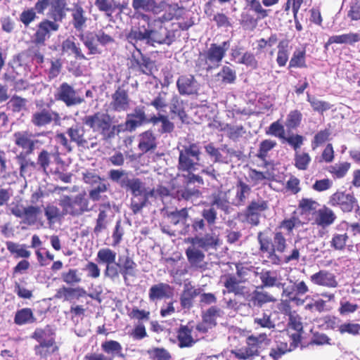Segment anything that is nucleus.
I'll return each instance as SVG.
<instances>
[{
	"instance_id": "1",
	"label": "nucleus",
	"mask_w": 360,
	"mask_h": 360,
	"mask_svg": "<svg viewBox=\"0 0 360 360\" xmlns=\"http://www.w3.org/2000/svg\"><path fill=\"white\" fill-rule=\"evenodd\" d=\"M257 240L259 250L266 254L267 258L273 264L279 265L283 263L282 257L278 254L284 253L288 245L282 232H274L272 238L263 232H259Z\"/></svg>"
},
{
	"instance_id": "2",
	"label": "nucleus",
	"mask_w": 360,
	"mask_h": 360,
	"mask_svg": "<svg viewBox=\"0 0 360 360\" xmlns=\"http://www.w3.org/2000/svg\"><path fill=\"white\" fill-rule=\"evenodd\" d=\"M82 122L94 132L100 134L104 140L112 139L120 132V126L112 124V117L106 112H97L86 115Z\"/></svg>"
},
{
	"instance_id": "3",
	"label": "nucleus",
	"mask_w": 360,
	"mask_h": 360,
	"mask_svg": "<svg viewBox=\"0 0 360 360\" xmlns=\"http://www.w3.org/2000/svg\"><path fill=\"white\" fill-rule=\"evenodd\" d=\"M179 151L177 168L181 172H194L200 165L201 148L197 143L183 145Z\"/></svg>"
},
{
	"instance_id": "4",
	"label": "nucleus",
	"mask_w": 360,
	"mask_h": 360,
	"mask_svg": "<svg viewBox=\"0 0 360 360\" xmlns=\"http://www.w3.org/2000/svg\"><path fill=\"white\" fill-rule=\"evenodd\" d=\"M229 46V41H224L220 45L212 44L205 52L200 54L197 65L207 70L218 67Z\"/></svg>"
},
{
	"instance_id": "5",
	"label": "nucleus",
	"mask_w": 360,
	"mask_h": 360,
	"mask_svg": "<svg viewBox=\"0 0 360 360\" xmlns=\"http://www.w3.org/2000/svg\"><path fill=\"white\" fill-rule=\"evenodd\" d=\"M58 205L63 210L64 214H69L72 217H79L84 213L92 210V207H89V200L84 193H79L73 198L63 195L59 200Z\"/></svg>"
},
{
	"instance_id": "6",
	"label": "nucleus",
	"mask_w": 360,
	"mask_h": 360,
	"mask_svg": "<svg viewBox=\"0 0 360 360\" xmlns=\"http://www.w3.org/2000/svg\"><path fill=\"white\" fill-rule=\"evenodd\" d=\"M268 340L266 333H261L257 336L250 335L246 339V345L231 350V353L238 359L246 360L259 354V348L261 345Z\"/></svg>"
},
{
	"instance_id": "7",
	"label": "nucleus",
	"mask_w": 360,
	"mask_h": 360,
	"mask_svg": "<svg viewBox=\"0 0 360 360\" xmlns=\"http://www.w3.org/2000/svg\"><path fill=\"white\" fill-rule=\"evenodd\" d=\"M13 141L20 148L25 155H30L42 142L36 139V135L29 131H16L13 135Z\"/></svg>"
},
{
	"instance_id": "8",
	"label": "nucleus",
	"mask_w": 360,
	"mask_h": 360,
	"mask_svg": "<svg viewBox=\"0 0 360 360\" xmlns=\"http://www.w3.org/2000/svg\"><path fill=\"white\" fill-rule=\"evenodd\" d=\"M33 338L39 342L34 348L35 354L41 358H46L48 355L57 350L55 346V340L52 337H46L44 330L37 329L33 335Z\"/></svg>"
},
{
	"instance_id": "9",
	"label": "nucleus",
	"mask_w": 360,
	"mask_h": 360,
	"mask_svg": "<svg viewBox=\"0 0 360 360\" xmlns=\"http://www.w3.org/2000/svg\"><path fill=\"white\" fill-rule=\"evenodd\" d=\"M328 204L333 207H339L345 212H352L358 206L357 200L352 194L337 191L330 195Z\"/></svg>"
},
{
	"instance_id": "10",
	"label": "nucleus",
	"mask_w": 360,
	"mask_h": 360,
	"mask_svg": "<svg viewBox=\"0 0 360 360\" xmlns=\"http://www.w3.org/2000/svg\"><path fill=\"white\" fill-rule=\"evenodd\" d=\"M55 98L58 101H62L68 106L78 105L84 101L74 88L67 83H63L58 88Z\"/></svg>"
},
{
	"instance_id": "11",
	"label": "nucleus",
	"mask_w": 360,
	"mask_h": 360,
	"mask_svg": "<svg viewBox=\"0 0 360 360\" xmlns=\"http://www.w3.org/2000/svg\"><path fill=\"white\" fill-rule=\"evenodd\" d=\"M58 114L49 108H41L32 113L31 122L38 127H44L53 122L58 124Z\"/></svg>"
},
{
	"instance_id": "12",
	"label": "nucleus",
	"mask_w": 360,
	"mask_h": 360,
	"mask_svg": "<svg viewBox=\"0 0 360 360\" xmlns=\"http://www.w3.org/2000/svg\"><path fill=\"white\" fill-rule=\"evenodd\" d=\"M205 151L211 156L214 158V162L229 163L233 157H238L239 155L236 150L233 148L223 146L220 148H216L212 143L205 147Z\"/></svg>"
},
{
	"instance_id": "13",
	"label": "nucleus",
	"mask_w": 360,
	"mask_h": 360,
	"mask_svg": "<svg viewBox=\"0 0 360 360\" xmlns=\"http://www.w3.org/2000/svg\"><path fill=\"white\" fill-rule=\"evenodd\" d=\"M187 241L191 244L196 245L205 251L217 250L221 244L219 236L215 233H206L203 236L189 238Z\"/></svg>"
},
{
	"instance_id": "14",
	"label": "nucleus",
	"mask_w": 360,
	"mask_h": 360,
	"mask_svg": "<svg viewBox=\"0 0 360 360\" xmlns=\"http://www.w3.org/2000/svg\"><path fill=\"white\" fill-rule=\"evenodd\" d=\"M309 280L314 285L319 286L328 288H335L338 286L336 276L333 273L325 269L320 270L311 275Z\"/></svg>"
},
{
	"instance_id": "15",
	"label": "nucleus",
	"mask_w": 360,
	"mask_h": 360,
	"mask_svg": "<svg viewBox=\"0 0 360 360\" xmlns=\"http://www.w3.org/2000/svg\"><path fill=\"white\" fill-rule=\"evenodd\" d=\"M186 255L192 268L200 270L206 269L207 262L205 261V253L196 245L191 244L186 250Z\"/></svg>"
},
{
	"instance_id": "16",
	"label": "nucleus",
	"mask_w": 360,
	"mask_h": 360,
	"mask_svg": "<svg viewBox=\"0 0 360 360\" xmlns=\"http://www.w3.org/2000/svg\"><path fill=\"white\" fill-rule=\"evenodd\" d=\"M60 25L56 21L45 19L38 25L37 30L34 34V40L39 44H43L45 40L50 37L52 32H57Z\"/></svg>"
},
{
	"instance_id": "17",
	"label": "nucleus",
	"mask_w": 360,
	"mask_h": 360,
	"mask_svg": "<svg viewBox=\"0 0 360 360\" xmlns=\"http://www.w3.org/2000/svg\"><path fill=\"white\" fill-rule=\"evenodd\" d=\"M178 91L181 95H192L197 94L199 84L192 75L180 76L176 81Z\"/></svg>"
},
{
	"instance_id": "18",
	"label": "nucleus",
	"mask_w": 360,
	"mask_h": 360,
	"mask_svg": "<svg viewBox=\"0 0 360 360\" xmlns=\"http://www.w3.org/2000/svg\"><path fill=\"white\" fill-rule=\"evenodd\" d=\"M335 219V212L330 208L323 206L315 212L313 224L325 229L332 225Z\"/></svg>"
},
{
	"instance_id": "19",
	"label": "nucleus",
	"mask_w": 360,
	"mask_h": 360,
	"mask_svg": "<svg viewBox=\"0 0 360 360\" xmlns=\"http://www.w3.org/2000/svg\"><path fill=\"white\" fill-rule=\"evenodd\" d=\"M177 340L179 347H191L199 340V338L195 335L193 327L182 326L178 330Z\"/></svg>"
},
{
	"instance_id": "20",
	"label": "nucleus",
	"mask_w": 360,
	"mask_h": 360,
	"mask_svg": "<svg viewBox=\"0 0 360 360\" xmlns=\"http://www.w3.org/2000/svg\"><path fill=\"white\" fill-rule=\"evenodd\" d=\"M224 286L226 288V290H223L224 294L226 292L234 293L236 295H245L248 293V288L243 285V282L233 275L224 277Z\"/></svg>"
},
{
	"instance_id": "21",
	"label": "nucleus",
	"mask_w": 360,
	"mask_h": 360,
	"mask_svg": "<svg viewBox=\"0 0 360 360\" xmlns=\"http://www.w3.org/2000/svg\"><path fill=\"white\" fill-rule=\"evenodd\" d=\"M129 101L127 91L118 88L112 96L110 105L115 111H126L129 107Z\"/></svg>"
},
{
	"instance_id": "22",
	"label": "nucleus",
	"mask_w": 360,
	"mask_h": 360,
	"mask_svg": "<svg viewBox=\"0 0 360 360\" xmlns=\"http://www.w3.org/2000/svg\"><path fill=\"white\" fill-rule=\"evenodd\" d=\"M200 288H195L190 282L185 283L180 296L181 307L184 309H190L193 306L194 298L200 294Z\"/></svg>"
},
{
	"instance_id": "23",
	"label": "nucleus",
	"mask_w": 360,
	"mask_h": 360,
	"mask_svg": "<svg viewBox=\"0 0 360 360\" xmlns=\"http://www.w3.org/2000/svg\"><path fill=\"white\" fill-rule=\"evenodd\" d=\"M247 301L250 307H261L266 303L276 302V299L267 292L255 290L248 296Z\"/></svg>"
},
{
	"instance_id": "24",
	"label": "nucleus",
	"mask_w": 360,
	"mask_h": 360,
	"mask_svg": "<svg viewBox=\"0 0 360 360\" xmlns=\"http://www.w3.org/2000/svg\"><path fill=\"white\" fill-rule=\"evenodd\" d=\"M123 184H124V188L129 190L133 196L145 195H150V196H153L155 193L154 190L148 191L146 188L144 184L137 178H129L127 181H123Z\"/></svg>"
},
{
	"instance_id": "25",
	"label": "nucleus",
	"mask_w": 360,
	"mask_h": 360,
	"mask_svg": "<svg viewBox=\"0 0 360 360\" xmlns=\"http://www.w3.org/2000/svg\"><path fill=\"white\" fill-rule=\"evenodd\" d=\"M119 262L120 266V274L124 278L125 284L129 285V277H135L136 276L137 265L129 256L125 257L123 260L122 259V257H120Z\"/></svg>"
},
{
	"instance_id": "26",
	"label": "nucleus",
	"mask_w": 360,
	"mask_h": 360,
	"mask_svg": "<svg viewBox=\"0 0 360 360\" xmlns=\"http://www.w3.org/2000/svg\"><path fill=\"white\" fill-rule=\"evenodd\" d=\"M65 6V0H51L47 16L58 23L62 22L65 17L64 9Z\"/></svg>"
},
{
	"instance_id": "27",
	"label": "nucleus",
	"mask_w": 360,
	"mask_h": 360,
	"mask_svg": "<svg viewBox=\"0 0 360 360\" xmlns=\"http://www.w3.org/2000/svg\"><path fill=\"white\" fill-rule=\"evenodd\" d=\"M172 293V288L169 284L160 283L151 286L149 290L148 297L150 300L156 301L169 297Z\"/></svg>"
},
{
	"instance_id": "28",
	"label": "nucleus",
	"mask_w": 360,
	"mask_h": 360,
	"mask_svg": "<svg viewBox=\"0 0 360 360\" xmlns=\"http://www.w3.org/2000/svg\"><path fill=\"white\" fill-rule=\"evenodd\" d=\"M71 16L73 27L77 31L83 30L88 20L84 8L79 4H75L71 9Z\"/></svg>"
},
{
	"instance_id": "29",
	"label": "nucleus",
	"mask_w": 360,
	"mask_h": 360,
	"mask_svg": "<svg viewBox=\"0 0 360 360\" xmlns=\"http://www.w3.org/2000/svg\"><path fill=\"white\" fill-rule=\"evenodd\" d=\"M157 147L156 138L150 131H146L139 136V149L146 153Z\"/></svg>"
},
{
	"instance_id": "30",
	"label": "nucleus",
	"mask_w": 360,
	"mask_h": 360,
	"mask_svg": "<svg viewBox=\"0 0 360 360\" xmlns=\"http://www.w3.org/2000/svg\"><path fill=\"white\" fill-rule=\"evenodd\" d=\"M259 279L264 287L283 288L284 283L279 281L278 273L276 271L262 270L259 274Z\"/></svg>"
},
{
	"instance_id": "31",
	"label": "nucleus",
	"mask_w": 360,
	"mask_h": 360,
	"mask_svg": "<svg viewBox=\"0 0 360 360\" xmlns=\"http://www.w3.org/2000/svg\"><path fill=\"white\" fill-rule=\"evenodd\" d=\"M101 347L103 352L111 356L112 359L115 356L120 358L124 357L122 353V347L117 341L112 340H106L102 342Z\"/></svg>"
},
{
	"instance_id": "32",
	"label": "nucleus",
	"mask_w": 360,
	"mask_h": 360,
	"mask_svg": "<svg viewBox=\"0 0 360 360\" xmlns=\"http://www.w3.org/2000/svg\"><path fill=\"white\" fill-rule=\"evenodd\" d=\"M295 347V345H292V344L288 346L285 340H282L279 338L275 341V344L272 346L269 352V356L274 360H278L283 354L291 351L292 349Z\"/></svg>"
},
{
	"instance_id": "33",
	"label": "nucleus",
	"mask_w": 360,
	"mask_h": 360,
	"mask_svg": "<svg viewBox=\"0 0 360 360\" xmlns=\"http://www.w3.org/2000/svg\"><path fill=\"white\" fill-rule=\"evenodd\" d=\"M360 41V34L357 33H348L340 35H333L329 37L326 43L325 47L327 49L332 44H354Z\"/></svg>"
},
{
	"instance_id": "34",
	"label": "nucleus",
	"mask_w": 360,
	"mask_h": 360,
	"mask_svg": "<svg viewBox=\"0 0 360 360\" xmlns=\"http://www.w3.org/2000/svg\"><path fill=\"white\" fill-rule=\"evenodd\" d=\"M110 204H101L98 207V215L96 219V224L94 229L96 234L100 233L103 230L106 229L108 224V214L107 211L110 210Z\"/></svg>"
},
{
	"instance_id": "35",
	"label": "nucleus",
	"mask_w": 360,
	"mask_h": 360,
	"mask_svg": "<svg viewBox=\"0 0 360 360\" xmlns=\"http://www.w3.org/2000/svg\"><path fill=\"white\" fill-rule=\"evenodd\" d=\"M36 319L30 308H23L18 310L14 317V322L17 325L22 326L35 322Z\"/></svg>"
},
{
	"instance_id": "36",
	"label": "nucleus",
	"mask_w": 360,
	"mask_h": 360,
	"mask_svg": "<svg viewBox=\"0 0 360 360\" xmlns=\"http://www.w3.org/2000/svg\"><path fill=\"white\" fill-rule=\"evenodd\" d=\"M85 130L80 124H75L70 127L67 134L72 141L77 143L78 146H84L87 141L84 138Z\"/></svg>"
},
{
	"instance_id": "37",
	"label": "nucleus",
	"mask_w": 360,
	"mask_h": 360,
	"mask_svg": "<svg viewBox=\"0 0 360 360\" xmlns=\"http://www.w3.org/2000/svg\"><path fill=\"white\" fill-rule=\"evenodd\" d=\"M41 208L38 206L30 205L26 207L24 215L22 217V223L28 226L34 225L37 220L38 216L41 214Z\"/></svg>"
},
{
	"instance_id": "38",
	"label": "nucleus",
	"mask_w": 360,
	"mask_h": 360,
	"mask_svg": "<svg viewBox=\"0 0 360 360\" xmlns=\"http://www.w3.org/2000/svg\"><path fill=\"white\" fill-rule=\"evenodd\" d=\"M146 119L145 112L141 109H136L134 113L128 116L126 121V128L129 131L134 130L141 125Z\"/></svg>"
},
{
	"instance_id": "39",
	"label": "nucleus",
	"mask_w": 360,
	"mask_h": 360,
	"mask_svg": "<svg viewBox=\"0 0 360 360\" xmlns=\"http://www.w3.org/2000/svg\"><path fill=\"white\" fill-rule=\"evenodd\" d=\"M117 253L108 248H103L98 251L96 261L100 264H110L116 261Z\"/></svg>"
},
{
	"instance_id": "40",
	"label": "nucleus",
	"mask_w": 360,
	"mask_h": 360,
	"mask_svg": "<svg viewBox=\"0 0 360 360\" xmlns=\"http://www.w3.org/2000/svg\"><path fill=\"white\" fill-rule=\"evenodd\" d=\"M311 161L309 154L304 151H297L294 155V165L299 170H307Z\"/></svg>"
},
{
	"instance_id": "41",
	"label": "nucleus",
	"mask_w": 360,
	"mask_h": 360,
	"mask_svg": "<svg viewBox=\"0 0 360 360\" xmlns=\"http://www.w3.org/2000/svg\"><path fill=\"white\" fill-rule=\"evenodd\" d=\"M6 248L11 253L15 255L17 257L28 258L30 256V252L26 249L24 244H18L11 241L6 243Z\"/></svg>"
},
{
	"instance_id": "42",
	"label": "nucleus",
	"mask_w": 360,
	"mask_h": 360,
	"mask_svg": "<svg viewBox=\"0 0 360 360\" xmlns=\"http://www.w3.org/2000/svg\"><path fill=\"white\" fill-rule=\"evenodd\" d=\"M250 191V188L248 185L240 181L236 186V194L233 203L236 206L243 205Z\"/></svg>"
},
{
	"instance_id": "43",
	"label": "nucleus",
	"mask_w": 360,
	"mask_h": 360,
	"mask_svg": "<svg viewBox=\"0 0 360 360\" xmlns=\"http://www.w3.org/2000/svg\"><path fill=\"white\" fill-rule=\"evenodd\" d=\"M201 195L200 191L195 188H190L188 185L183 189L178 191V198L190 200L195 205V200L198 199Z\"/></svg>"
},
{
	"instance_id": "44",
	"label": "nucleus",
	"mask_w": 360,
	"mask_h": 360,
	"mask_svg": "<svg viewBox=\"0 0 360 360\" xmlns=\"http://www.w3.org/2000/svg\"><path fill=\"white\" fill-rule=\"evenodd\" d=\"M62 49L69 54H75L77 58L86 59L80 48L70 39H67L62 44Z\"/></svg>"
},
{
	"instance_id": "45",
	"label": "nucleus",
	"mask_w": 360,
	"mask_h": 360,
	"mask_svg": "<svg viewBox=\"0 0 360 360\" xmlns=\"http://www.w3.org/2000/svg\"><path fill=\"white\" fill-rule=\"evenodd\" d=\"M169 109L171 113L178 115L181 120H183V117L185 116V112L184 110L183 101L178 95L174 94L172 96L169 101Z\"/></svg>"
},
{
	"instance_id": "46",
	"label": "nucleus",
	"mask_w": 360,
	"mask_h": 360,
	"mask_svg": "<svg viewBox=\"0 0 360 360\" xmlns=\"http://www.w3.org/2000/svg\"><path fill=\"white\" fill-rule=\"evenodd\" d=\"M188 217V214L186 208H183L179 210H176L174 212L167 213V217L170 223L174 225H177L179 224H185Z\"/></svg>"
},
{
	"instance_id": "47",
	"label": "nucleus",
	"mask_w": 360,
	"mask_h": 360,
	"mask_svg": "<svg viewBox=\"0 0 360 360\" xmlns=\"http://www.w3.org/2000/svg\"><path fill=\"white\" fill-rule=\"evenodd\" d=\"M149 32L148 30L144 29L143 31L141 29H133L128 34L127 38L129 43L136 45L139 41H146L148 44V37Z\"/></svg>"
},
{
	"instance_id": "48",
	"label": "nucleus",
	"mask_w": 360,
	"mask_h": 360,
	"mask_svg": "<svg viewBox=\"0 0 360 360\" xmlns=\"http://www.w3.org/2000/svg\"><path fill=\"white\" fill-rule=\"evenodd\" d=\"M223 315V311L217 307H211L208 309L203 315V321L210 326H215L217 324L216 320L218 317Z\"/></svg>"
},
{
	"instance_id": "49",
	"label": "nucleus",
	"mask_w": 360,
	"mask_h": 360,
	"mask_svg": "<svg viewBox=\"0 0 360 360\" xmlns=\"http://www.w3.org/2000/svg\"><path fill=\"white\" fill-rule=\"evenodd\" d=\"M44 214L49 224H54L58 219H60L65 215L63 210L60 212L58 207L53 205H49L45 207Z\"/></svg>"
},
{
	"instance_id": "50",
	"label": "nucleus",
	"mask_w": 360,
	"mask_h": 360,
	"mask_svg": "<svg viewBox=\"0 0 360 360\" xmlns=\"http://www.w3.org/2000/svg\"><path fill=\"white\" fill-rule=\"evenodd\" d=\"M305 50L296 49L290 60L289 66L290 68H305Z\"/></svg>"
},
{
	"instance_id": "51",
	"label": "nucleus",
	"mask_w": 360,
	"mask_h": 360,
	"mask_svg": "<svg viewBox=\"0 0 360 360\" xmlns=\"http://www.w3.org/2000/svg\"><path fill=\"white\" fill-rule=\"evenodd\" d=\"M350 168V163L342 162L336 163L329 167L328 171L336 178H342Z\"/></svg>"
},
{
	"instance_id": "52",
	"label": "nucleus",
	"mask_w": 360,
	"mask_h": 360,
	"mask_svg": "<svg viewBox=\"0 0 360 360\" xmlns=\"http://www.w3.org/2000/svg\"><path fill=\"white\" fill-rule=\"evenodd\" d=\"M108 177L112 181L118 184L122 188L124 186L123 181L129 179L127 172L123 169H110L108 172Z\"/></svg>"
},
{
	"instance_id": "53",
	"label": "nucleus",
	"mask_w": 360,
	"mask_h": 360,
	"mask_svg": "<svg viewBox=\"0 0 360 360\" xmlns=\"http://www.w3.org/2000/svg\"><path fill=\"white\" fill-rule=\"evenodd\" d=\"M254 323L261 328L272 329L275 328V323L271 319L270 314L264 312L254 319Z\"/></svg>"
},
{
	"instance_id": "54",
	"label": "nucleus",
	"mask_w": 360,
	"mask_h": 360,
	"mask_svg": "<svg viewBox=\"0 0 360 360\" xmlns=\"http://www.w3.org/2000/svg\"><path fill=\"white\" fill-rule=\"evenodd\" d=\"M151 360H170L171 355L169 352L164 348L154 347L147 351Z\"/></svg>"
},
{
	"instance_id": "55",
	"label": "nucleus",
	"mask_w": 360,
	"mask_h": 360,
	"mask_svg": "<svg viewBox=\"0 0 360 360\" xmlns=\"http://www.w3.org/2000/svg\"><path fill=\"white\" fill-rule=\"evenodd\" d=\"M302 118V115L299 110H292L287 115L285 126L288 129H295L300 125Z\"/></svg>"
},
{
	"instance_id": "56",
	"label": "nucleus",
	"mask_w": 360,
	"mask_h": 360,
	"mask_svg": "<svg viewBox=\"0 0 360 360\" xmlns=\"http://www.w3.org/2000/svg\"><path fill=\"white\" fill-rule=\"evenodd\" d=\"M307 101L310 103L311 108L314 111L323 112L330 108V105L328 102L321 101L315 97H311L307 94Z\"/></svg>"
},
{
	"instance_id": "57",
	"label": "nucleus",
	"mask_w": 360,
	"mask_h": 360,
	"mask_svg": "<svg viewBox=\"0 0 360 360\" xmlns=\"http://www.w3.org/2000/svg\"><path fill=\"white\" fill-rule=\"evenodd\" d=\"M288 43L281 41L278 46V51L277 53L276 62L280 67L285 65L288 60Z\"/></svg>"
},
{
	"instance_id": "58",
	"label": "nucleus",
	"mask_w": 360,
	"mask_h": 360,
	"mask_svg": "<svg viewBox=\"0 0 360 360\" xmlns=\"http://www.w3.org/2000/svg\"><path fill=\"white\" fill-rule=\"evenodd\" d=\"M210 205L214 207L216 206L217 208L223 210L225 213H229L230 206L229 201L226 200L225 196L221 193L213 195V200H212Z\"/></svg>"
},
{
	"instance_id": "59",
	"label": "nucleus",
	"mask_w": 360,
	"mask_h": 360,
	"mask_svg": "<svg viewBox=\"0 0 360 360\" xmlns=\"http://www.w3.org/2000/svg\"><path fill=\"white\" fill-rule=\"evenodd\" d=\"M304 139V137L302 135L292 134L285 136L283 141L288 143L294 149L295 153H297V151H301L300 148L303 145Z\"/></svg>"
},
{
	"instance_id": "60",
	"label": "nucleus",
	"mask_w": 360,
	"mask_h": 360,
	"mask_svg": "<svg viewBox=\"0 0 360 360\" xmlns=\"http://www.w3.org/2000/svg\"><path fill=\"white\" fill-rule=\"evenodd\" d=\"M319 206V205L316 201L309 198H303L299 203V207L301 209L302 214L316 212Z\"/></svg>"
},
{
	"instance_id": "61",
	"label": "nucleus",
	"mask_w": 360,
	"mask_h": 360,
	"mask_svg": "<svg viewBox=\"0 0 360 360\" xmlns=\"http://www.w3.org/2000/svg\"><path fill=\"white\" fill-rule=\"evenodd\" d=\"M150 195L133 196L131 202V209L134 214L139 212L143 207Z\"/></svg>"
},
{
	"instance_id": "62",
	"label": "nucleus",
	"mask_w": 360,
	"mask_h": 360,
	"mask_svg": "<svg viewBox=\"0 0 360 360\" xmlns=\"http://www.w3.org/2000/svg\"><path fill=\"white\" fill-rule=\"evenodd\" d=\"M167 94L162 91L150 102V105L153 106L158 112H165L167 106Z\"/></svg>"
},
{
	"instance_id": "63",
	"label": "nucleus",
	"mask_w": 360,
	"mask_h": 360,
	"mask_svg": "<svg viewBox=\"0 0 360 360\" xmlns=\"http://www.w3.org/2000/svg\"><path fill=\"white\" fill-rule=\"evenodd\" d=\"M266 134L278 137L283 141L285 139L284 127L279 120L270 124Z\"/></svg>"
},
{
	"instance_id": "64",
	"label": "nucleus",
	"mask_w": 360,
	"mask_h": 360,
	"mask_svg": "<svg viewBox=\"0 0 360 360\" xmlns=\"http://www.w3.org/2000/svg\"><path fill=\"white\" fill-rule=\"evenodd\" d=\"M63 281L69 285H74L81 282L82 278L78 273V270L70 269L67 272L62 274Z\"/></svg>"
}]
</instances>
